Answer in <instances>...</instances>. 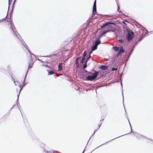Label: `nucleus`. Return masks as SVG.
Wrapping results in <instances>:
<instances>
[{
  "instance_id": "1",
  "label": "nucleus",
  "mask_w": 153,
  "mask_h": 153,
  "mask_svg": "<svg viewBox=\"0 0 153 153\" xmlns=\"http://www.w3.org/2000/svg\"><path fill=\"white\" fill-rule=\"evenodd\" d=\"M112 25L113 26H114L115 25L113 22H108L104 24L101 27V28L102 29H103L104 27L106 26H109V27L106 31H105L103 32L102 34V35H103L105 33L109 31H111L114 32L115 31V29L113 27Z\"/></svg>"
},
{
  "instance_id": "2",
  "label": "nucleus",
  "mask_w": 153,
  "mask_h": 153,
  "mask_svg": "<svg viewBox=\"0 0 153 153\" xmlns=\"http://www.w3.org/2000/svg\"><path fill=\"white\" fill-rule=\"evenodd\" d=\"M127 34L126 38H133L134 37V34L133 32L127 29L126 30Z\"/></svg>"
},
{
  "instance_id": "3",
  "label": "nucleus",
  "mask_w": 153,
  "mask_h": 153,
  "mask_svg": "<svg viewBox=\"0 0 153 153\" xmlns=\"http://www.w3.org/2000/svg\"><path fill=\"white\" fill-rule=\"evenodd\" d=\"M99 74L98 72H96L95 73L92 74L91 76H88L87 77V79L88 80H93L97 77L98 74Z\"/></svg>"
},
{
  "instance_id": "4",
  "label": "nucleus",
  "mask_w": 153,
  "mask_h": 153,
  "mask_svg": "<svg viewBox=\"0 0 153 153\" xmlns=\"http://www.w3.org/2000/svg\"><path fill=\"white\" fill-rule=\"evenodd\" d=\"M93 15H95L97 12L96 10V0H95L93 5Z\"/></svg>"
},
{
  "instance_id": "5",
  "label": "nucleus",
  "mask_w": 153,
  "mask_h": 153,
  "mask_svg": "<svg viewBox=\"0 0 153 153\" xmlns=\"http://www.w3.org/2000/svg\"><path fill=\"white\" fill-rule=\"evenodd\" d=\"M125 51L123 49V47H120L119 51L117 54V56L118 57L119 55H121L122 53H123Z\"/></svg>"
},
{
  "instance_id": "6",
  "label": "nucleus",
  "mask_w": 153,
  "mask_h": 153,
  "mask_svg": "<svg viewBox=\"0 0 153 153\" xmlns=\"http://www.w3.org/2000/svg\"><path fill=\"white\" fill-rule=\"evenodd\" d=\"M97 46L95 45L92 48V50L91 52H90V53H91L93 51H95V50H96L97 48Z\"/></svg>"
},
{
  "instance_id": "7",
  "label": "nucleus",
  "mask_w": 153,
  "mask_h": 153,
  "mask_svg": "<svg viewBox=\"0 0 153 153\" xmlns=\"http://www.w3.org/2000/svg\"><path fill=\"white\" fill-rule=\"evenodd\" d=\"M100 68L101 69H102V70H106V69H107L108 67L107 66H106V65H102L100 66Z\"/></svg>"
},
{
  "instance_id": "8",
  "label": "nucleus",
  "mask_w": 153,
  "mask_h": 153,
  "mask_svg": "<svg viewBox=\"0 0 153 153\" xmlns=\"http://www.w3.org/2000/svg\"><path fill=\"white\" fill-rule=\"evenodd\" d=\"M15 35L16 36V37L18 38H19L21 37V36L17 32H16L15 33Z\"/></svg>"
},
{
  "instance_id": "9",
  "label": "nucleus",
  "mask_w": 153,
  "mask_h": 153,
  "mask_svg": "<svg viewBox=\"0 0 153 153\" xmlns=\"http://www.w3.org/2000/svg\"><path fill=\"white\" fill-rule=\"evenodd\" d=\"M62 64L60 63L58 65V69L59 71H61L62 70Z\"/></svg>"
},
{
  "instance_id": "10",
  "label": "nucleus",
  "mask_w": 153,
  "mask_h": 153,
  "mask_svg": "<svg viewBox=\"0 0 153 153\" xmlns=\"http://www.w3.org/2000/svg\"><path fill=\"white\" fill-rule=\"evenodd\" d=\"M79 59V58H77L76 59V61H75V63H76V65H77V67H79V61H78Z\"/></svg>"
},
{
  "instance_id": "11",
  "label": "nucleus",
  "mask_w": 153,
  "mask_h": 153,
  "mask_svg": "<svg viewBox=\"0 0 153 153\" xmlns=\"http://www.w3.org/2000/svg\"><path fill=\"white\" fill-rule=\"evenodd\" d=\"M100 43V40H98L95 42V45L97 46Z\"/></svg>"
},
{
  "instance_id": "12",
  "label": "nucleus",
  "mask_w": 153,
  "mask_h": 153,
  "mask_svg": "<svg viewBox=\"0 0 153 153\" xmlns=\"http://www.w3.org/2000/svg\"><path fill=\"white\" fill-rule=\"evenodd\" d=\"M48 75H52L54 73V72L53 71L48 70Z\"/></svg>"
},
{
  "instance_id": "13",
  "label": "nucleus",
  "mask_w": 153,
  "mask_h": 153,
  "mask_svg": "<svg viewBox=\"0 0 153 153\" xmlns=\"http://www.w3.org/2000/svg\"><path fill=\"white\" fill-rule=\"evenodd\" d=\"M113 48L116 51H118L119 49V48L117 47H114Z\"/></svg>"
},
{
  "instance_id": "14",
  "label": "nucleus",
  "mask_w": 153,
  "mask_h": 153,
  "mask_svg": "<svg viewBox=\"0 0 153 153\" xmlns=\"http://www.w3.org/2000/svg\"><path fill=\"white\" fill-rule=\"evenodd\" d=\"M48 153H60L57 151H51L48 152Z\"/></svg>"
},
{
  "instance_id": "15",
  "label": "nucleus",
  "mask_w": 153,
  "mask_h": 153,
  "mask_svg": "<svg viewBox=\"0 0 153 153\" xmlns=\"http://www.w3.org/2000/svg\"><path fill=\"white\" fill-rule=\"evenodd\" d=\"M33 63H30L28 66V68H30L33 67Z\"/></svg>"
},
{
  "instance_id": "16",
  "label": "nucleus",
  "mask_w": 153,
  "mask_h": 153,
  "mask_svg": "<svg viewBox=\"0 0 153 153\" xmlns=\"http://www.w3.org/2000/svg\"><path fill=\"white\" fill-rule=\"evenodd\" d=\"M117 6L118 7V11L119 12V13H120L121 12V11L120 10V8L118 4H117Z\"/></svg>"
},
{
  "instance_id": "17",
  "label": "nucleus",
  "mask_w": 153,
  "mask_h": 153,
  "mask_svg": "<svg viewBox=\"0 0 153 153\" xmlns=\"http://www.w3.org/2000/svg\"><path fill=\"white\" fill-rule=\"evenodd\" d=\"M117 70V68H112L111 69V70L112 71H116Z\"/></svg>"
},
{
  "instance_id": "18",
  "label": "nucleus",
  "mask_w": 153,
  "mask_h": 153,
  "mask_svg": "<svg viewBox=\"0 0 153 153\" xmlns=\"http://www.w3.org/2000/svg\"><path fill=\"white\" fill-rule=\"evenodd\" d=\"M86 51H85L84 52V54H83V57H84V58H85V56H86Z\"/></svg>"
},
{
  "instance_id": "19",
  "label": "nucleus",
  "mask_w": 153,
  "mask_h": 153,
  "mask_svg": "<svg viewBox=\"0 0 153 153\" xmlns=\"http://www.w3.org/2000/svg\"><path fill=\"white\" fill-rule=\"evenodd\" d=\"M118 41L121 43H123L124 42V41L122 39H120Z\"/></svg>"
},
{
  "instance_id": "20",
  "label": "nucleus",
  "mask_w": 153,
  "mask_h": 153,
  "mask_svg": "<svg viewBox=\"0 0 153 153\" xmlns=\"http://www.w3.org/2000/svg\"><path fill=\"white\" fill-rule=\"evenodd\" d=\"M85 59V58H84V57H83L82 58V61H81V62L82 63H83L84 62Z\"/></svg>"
},
{
  "instance_id": "21",
  "label": "nucleus",
  "mask_w": 153,
  "mask_h": 153,
  "mask_svg": "<svg viewBox=\"0 0 153 153\" xmlns=\"http://www.w3.org/2000/svg\"><path fill=\"white\" fill-rule=\"evenodd\" d=\"M23 86H24V85L22 86V85H19V87H20V91H21L22 90V88H23Z\"/></svg>"
},
{
  "instance_id": "22",
  "label": "nucleus",
  "mask_w": 153,
  "mask_h": 153,
  "mask_svg": "<svg viewBox=\"0 0 153 153\" xmlns=\"http://www.w3.org/2000/svg\"><path fill=\"white\" fill-rule=\"evenodd\" d=\"M125 22H128L127 20H124V21L123 22L124 24L126 25H127V24L126 23H125Z\"/></svg>"
},
{
  "instance_id": "23",
  "label": "nucleus",
  "mask_w": 153,
  "mask_h": 153,
  "mask_svg": "<svg viewBox=\"0 0 153 153\" xmlns=\"http://www.w3.org/2000/svg\"><path fill=\"white\" fill-rule=\"evenodd\" d=\"M87 66V64H86V63L84 65V66H83V68H86Z\"/></svg>"
},
{
  "instance_id": "24",
  "label": "nucleus",
  "mask_w": 153,
  "mask_h": 153,
  "mask_svg": "<svg viewBox=\"0 0 153 153\" xmlns=\"http://www.w3.org/2000/svg\"><path fill=\"white\" fill-rule=\"evenodd\" d=\"M127 39L128 41H129V42H130L131 40V39Z\"/></svg>"
},
{
  "instance_id": "25",
  "label": "nucleus",
  "mask_w": 153,
  "mask_h": 153,
  "mask_svg": "<svg viewBox=\"0 0 153 153\" xmlns=\"http://www.w3.org/2000/svg\"><path fill=\"white\" fill-rule=\"evenodd\" d=\"M10 22V24L11 25H12V21L11 19H10V20L9 21Z\"/></svg>"
},
{
  "instance_id": "26",
  "label": "nucleus",
  "mask_w": 153,
  "mask_h": 153,
  "mask_svg": "<svg viewBox=\"0 0 153 153\" xmlns=\"http://www.w3.org/2000/svg\"><path fill=\"white\" fill-rule=\"evenodd\" d=\"M90 57H91V56H90V55H89V57H88V60L89 58H90Z\"/></svg>"
},
{
  "instance_id": "27",
  "label": "nucleus",
  "mask_w": 153,
  "mask_h": 153,
  "mask_svg": "<svg viewBox=\"0 0 153 153\" xmlns=\"http://www.w3.org/2000/svg\"><path fill=\"white\" fill-rule=\"evenodd\" d=\"M141 39H140V40H141Z\"/></svg>"
},
{
  "instance_id": "28",
  "label": "nucleus",
  "mask_w": 153,
  "mask_h": 153,
  "mask_svg": "<svg viewBox=\"0 0 153 153\" xmlns=\"http://www.w3.org/2000/svg\"><path fill=\"white\" fill-rule=\"evenodd\" d=\"M84 152V151H83L82 153H83Z\"/></svg>"
}]
</instances>
